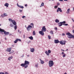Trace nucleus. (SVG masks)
I'll list each match as a JSON object with an SVG mask.
<instances>
[{
  "label": "nucleus",
  "mask_w": 74,
  "mask_h": 74,
  "mask_svg": "<svg viewBox=\"0 0 74 74\" xmlns=\"http://www.w3.org/2000/svg\"><path fill=\"white\" fill-rule=\"evenodd\" d=\"M34 28V24L33 23L30 24V25H29L27 28V31H29L31 29V28Z\"/></svg>",
  "instance_id": "1"
},
{
  "label": "nucleus",
  "mask_w": 74,
  "mask_h": 74,
  "mask_svg": "<svg viewBox=\"0 0 74 74\" xmlns=\"http://www.w3.org/2000/svg\"><path fill=\"white\" fill-rule=\"evenodd\" d=\"M66 35L68 36V37L69 38H74V36L71 34L69 32L67 33L66 34Z\"/></svg>",
  "instance_id": "2"
},
{
  "label": "nucleus",
  "mask_w": 74,
  "mask_h": 74,
  "mask_svg": "<svg viewBox=\"0 0 74 74\" xmlns=\"http://www.w3.org/2000/svg\"><path fill=\"white\" fill-rule=\"evenodd\" d=\"M25 63L21 64V66H26V65H29L30 63L29 62L27 61L26 60H25Z\"/></svg>",
  "instance_id": "3"
},
{
  "label": "nucleus",
  "mask_w": 74,
  "mask_h": 74,
  "mask_svg": "<svg viewBox=\"0 0 74 74\" xmlns=\"http://www.w3.org/2000/svg\"><path fill=\"white\" fill-rule=\"evenodd\" d=\"M49 66V67H51L53 66V65H54V63H53V61L52 60H50L48 63Z\"/></svg>",
  "instance_id": "4"
},
{
  "label": "nucleus",
  "mask_w": 74,
  "mask_h": 74,
  "mask_svg": "<svg viewBox=\"0 0 74 74\" xmlns=\"http://www.w3.org/2000/svg\"><path fill=\"white\" fill-rule=\"evenodd\" d=\"M60 44L61 45H65L66 44V41H65L61 40L60 42Z\"/></svg>",
  "instance_id": "5"
},
{
  "label": "nucleus",
  "mask_w": 74,
  "mask_h": 74,
  "mask_svg": "<svg viewBox=\"0 0 74 74\" xmlns=\"http://www.w3.org/2000/svg\"><path fill=\"white\" fill-rule=\"evenodd\" d=\"M42 31L45 32L47 31V29L45 28V26H44L42 27Z\"/></svg>",
  "instance_id": "6"
},
{
  "label": "nucleus",
  "mask_w": 74,
  "mask_h": 74,
  "mask_svg": "<svg viewBox=\"0 0 74 74\" xmlns=\"http://www.w3.org/2000/svg\"><path fill=\"white\" fill-rule=\"evenodd\" d=\"M60 11V12H62V10L60 8H58V9L57 10V12H59Z\"/></svg>",
  "instance_id": "7"
},
{
  "label": "nucleus",
  "mask_w": 74,
  "mask_h": 74,
  "mask_svg": "<svg viewBox=\"0 0 74 74\" xmlns=\"http://www.w3.org/2000/svg\"><path fill=\"white\" fill-rule=\"evenodd\" d=\"M43 31H42V30L39 31V33L40 34L42 35V36H44V33L43 32Z\"/></svg>",
  "instance_id": "8"
},
{
  "label": "nucleus",
  "mask_w": 74,
  "mask_h": 74,
  "mask_svg": "<svg viewBox=\"0 0 74 74\" xmlns=\"http://www.w3.org/2000/svg\"><path fill=\"white\" fill-rule=\"evenodd\" d=\"M12 49V47H10L9 48H7V49L6 50V52H11V51Z\"/></svg>",
  "instance_id": "9"
},
{
  "label": "nucleus",
  "mask_w": 74,
  "mask_h": 74,
  "mask_svg": "<svg viewBox=\"0 0 74 74\" xmlns=\"http://www.w3.org/2000/svg\"><path fill=\"white\" fill-rule=\"evenodd\" d=\"M17 7H19V8H24V7H23V6H21L20 5H19L18 4V3H17Z\"/></svg>",
  "instance_id": "10"
},
{
  "label": "nucleus",
  "mask_w": 74,
  "mask_h": 74,
  "mask_svg": "<svg viewBox=\"0 0 74 74\" xmlns=\"http://www.w3.org/2000/svg\"><path fill=\"white\" fill-rule=\"evenodd\" d=\"M12 23L14 25H16V22H15V21L14 20H13L12 21Z\"/></svg>",
  "instance_id": "11"
},
{
  "label": "nucleus",
  "mask_w": 74,
  "mask_h": 74,
  "mask_svg": "<svg viewBox=\"0 0 74 74\" xmlns=\"http://www.w3.org/2000/svg\"><path fill=\"white\" fill-rule=\"evenodd\" d=\"M3 33L5 35H8V34H9V33H10V32H7L6 31H4Z\"/></svg>",
  "instance_id": "12"
},
{
  "label": "nucleus",
  "mask_w": 74,
  "mask_h": 74,
  "mask_svg": "<svg viewBox=\"0 0 74 74\" xmlns=\"http://www.w3.org/2000/svg\"><path fill=\"white\" fill-rule=\"evenodd\" d=\"M60 42L58 40H54V42L55 44H58V43H59Z\"/></svg>",
  "instance_id": "13"
},
{
  "label": "nucleus",
  "mask_w": 74,
  "mask_h": 74,
  "mask_svg": "<svg viewBox=\"0 0 74 74\" xmlns=\"http://www.w3.org/2000/svg\"><path fill=\"white\" fill-rule=\"evenodd\" d=\"M12 58H13V56H11L8 58V60L10 61H11V59H12Z\"/></svg>",
  "instance_id": "14"
},
{
  "label": "nucleus",
  "mask_w": 74,
  "mask_h": 74,
  "mask_svg": "<svg viewBox=\"0 0 74 74\" xmlns=\"http://www.w3.org/2000/svg\"><path fill=\"white\" fill-rule=\"evenodd\" d=\"M39 60L40 61L41 64H44V61L42 60L41 59H39Z\"/></svg>",
  "instance_id": "15"
},
{
  "label": "nucleus",
  "mask_w": 74,
  "mask_h": 74,
  "mask_svg": "<svg viewBox=\"0 0 74 74\" xmlns=\"http://www.w3.org/2000/svg\"><path fill=\"white\" fill-rule=\"evenodd\" d=\"M4 5V6H5V7H8V5H9V4L8 3H5V4Z\"/></svg>",
  "instance_id": "16"
},
{
  "label": "nucleus",
  "mask_w": 74,
  "mask_h": 74,
  "mask_svg": "<svg viewBox=\"0 0 74 74\" xmlns=\"http://www.w3.org/2000/svg\"><path fill=\"white\" fill-rule=\"evenodd\" d=\"M30 52H34V49L33 48H30Z\"/></svg>",
  "instance_id": "17"
},
{
  "label": "nucleus",
  "mask_w": 74,
  "mask_h": 74,
  "mask_svg": "<svg viewBox=\"0 0 74 74\" xmlns=\"http://www.w3.org/2000/svg\"><path fill=\"white\" fill-rule=\"evenodd\" d=\"M10 26L11 27H14V25L12 23H10Z\"/></svg>",
  "instance_id": "18"
},
{
  "label": "nucleus",
  "mask_w": 74,
  "mask_h": 74,
  "mask_svg": "<svg viewBox=\"0 0 74 74\" xmlns=\"http://www.w3.org/2000/svg\"><path fill=\"white\" fill-rule=\"evenodd\" d=\"M4 31H5L4 30L0 28V32H4Z\"/></svg>",
  "instance_id": "19"
},
{
  "label": "nucleus",
  "mask_w": 74,
  "mask_h": 74,
  "mask_svg": "<svg viewBox=\"0 0 74 74\" xmlns=\"http://www.w3.org/2000/svg\"><path fill=\"white\" fill-rule=\"evenodd\" d=\"M60 23V22L58 23V26H59V27H60V26H62L63 25V24H61Z\"/></svg>",
  "instance_id": "20"
},
{
  "label": "nucleus",
  "mask_w": 74,
  "mask_h": 74,
  "mask_svg": "<svg viewBox=\"0 0 74 74\" xmlns=\"http://www.w3.org/2000/svg\"><path fill=\"white\" fill-rule=\"evenodd\" d=\"M55 21L56 22V23H59L60 21L59 20H58V19H56L55 20Z\"/></svg>",
  "instance_id": "21"
},
{
  "label": "nucleus",
  "mask_w": 74,
  "mask_h": 74,
  "mask_svg": "<svg viewBox=\"0 0 74 74\" xmlns=\"http://www.w3.org/2000/svg\"><path fill=\"white\" fill-rule=\"evenodd\" d=\"M70 8L68 9L67 10V12H66V13L67 14H69V13L70 12Z\"/></svg>",
  "instance_id": "22"
},
{
  "label": "nucleus",
  "mask_w": 74,
  "mask_h": 74,
  "mask_svg": "<svg viewBox=\"0 0 74 74\" xmlns=\"http://www.w3.org/2000/svg\"><path fill=\"white\" fill-rule=\"evenodd\" d=\"M43 5H44V3L42 2V3L40 6V7H43Z\"/></svg>",
  "instance_id": "23"
},
{
  "label": "nucleus",
  "mask_w": 74,
  "mask_h": 74,
  "mask_svg": "<svg viewBox=\"0 0 74 74\" xmlns=\"http://www.w3.org/2000/svg\"><path fill=\"white\" fill-rule=\"evenodd\" d=\"M66 23V22L65 21H63V22H60V23L62 24H63L64 23Z\"/></svg>",
  "instance_id": "24"
},
{
  "label": "nucleus",
  "mask_w": 74,
  "mask_h": 74,
  "mask_svg": "<svg viewBox=\"0 0 74 74\" xmlns=\"http://www.w3.org/2000/svg\"><path fill=\"white\" fill-rule=\"evenodd\" d=\"M38 64H35V67H36V68H37L38 67Z\"/></svg>",
  "instance_id": "25"
},
{
  "label": "nucleus",
  "mask_w": 74,
  "mask_h": 74,
  "mask_svg": "<svg viewBox=\"0 0 74 74\" xmlns=\"http://www.w3.org/2000/svg\"><path fill=\"white\" fill-rule=\"evenodd\" d=\"M29 39H30V40H33V38L32 36L29 37Z\"/></svg>",
  "instance_id": "26"
},
{
  "label": "nucleus",
  "mask_w": 74,
  "mask_h": 74,
  "mask_svg": "<svg viewBox=\"0 0 74 74\" xmlns=\"http://www.w3.org/2000/svg\"><path fill=\"white\" fill-rule=\"evenodd\" d=\"M28 65H25L24 66H22V67H24V68L25 69H26V68H27V67H28Z\"/></svg>",
  "instance_id": "27"
},
{
  "label": "nucleus",
  "mask_w": 74,
  "mask_h": 74,
  "mask_svg": "<svg viewBox=\"0 0 74 74\" xmlns=\"http://www.w3.org/2000/svg\"><path fill=\"white\" fill-rule=\"evenodd\" d=\"M35 32V31H33V36H35V35H36V32Z\"/></svg>",
  "instance_id": "28"
},
{
  "label": "nucleus",
  "mask_w": 74,
  "mask_h": 74,
  "mask_svg": "<svg viewBox=\"0 0 74 74\" xmlns=\"http://www.w3.org/2000/svg\"><path fill=\"white\" fill-rule=\"evenodd\" d=\"M18 42V40H17V39L14 41V44H16Z\"/></svg>",
  "instance_id": "29"
},
{
  "label": "nucleus",
  "mask_w": 74,
  "mask_h": 74,
  "mask_svg": "<svg viewBox=\"0 0 74 74\" xmlns=\"http://www.w3.org/2000/svg\"><path fill=\"white\" fill-rule=\"evenodd\" d=\"M45 53L46 54V55H49V54L48 52V51H45Z\"/></svg>",
  "instance_id": "30"
},
{
  "label": "nucleus",
  "mask_w": 74,
  "mask_h": 74,
  "mask_svg": "<svg viewBox=\"0 0 74 74\" xmlns=\"http://www.w3.org/2000/svg\"><path fill=\"white\" fill-rule=\"evenodd\" d=\"M50 33L51 34H53V31L52 30H51L50 32Z\"/></svg>",
  "instance_id": "31"
},
{
  "label": "nucleus",
  "mask_w": 74,
  "mask_h": 74,
  "mask_svg": "<svg viewBox=\"0 0 74 74\" xmlns=\"http://www.w3.org/2000/svg\"><path fill=\"white\" fill-rule=\"evenodd\" d=\"M3 16H7V13H4L3 14Z\"/></svg>",
  "instance_id": "32"
},
{
  "label": "nucleus",
  "mask_w": 74,
  "mask_h": 74,
  "mask_svg": "<svg viewBox=\"0 0 74 74\" xmlns=\"http://www.w3.org/2000/svg\"><path fill=\"white\" fill-rule=\"evenodd\" d=\"M63 25L64 26H68V24H63Z\"/></svg>",
  "instance_id": "33"
},
{
  "label": "nucleus",
  "mask_w": 74,
  "mask_h": 74,
  "mask_svg": "<svg viewBox=\"0 0 74 74\" xmlns=\"http://www.w3.org/2000/svg\"><path fill=\"white\" fill-rule=\"evenodd\" d=\"M48 38L49 40H50V39H51V36H50V35H48Z\"/></svg>",
  "instance_id": "34"
},
{
  "label": "nucleus",
  "mask_w": 74,
  "mask_h": 74,
  "mask_svg": "<svg viewBox=\"0 0 74 74\" xmlns=\"http://www.w3.org/2000/svg\"><path fill=\"white\" fill-rule=\"evenodd\" d=\"M14 28L15 30H16V29H17V26H16V25H15L14 26Z\"/></svg>",
  "instance_id": "35"
},
{
  "label": "nucleus",
  "mask_w": 74,
  "mask_h": 74,
  "mask_svg": "<svg viewBox=\"0 0 74 74\" xmlns=\"http://www.w3.org/2000/svg\"><path fill=\"white\" fill-rule=\"evenodd\" d=\"M9 21L11 22H12V21L13 20H12V19L11 18H9Z\"/></svg>",
  "instance_id": "36"
},
{
  "label": "nucleus",
  "mask_w": 74,
  "mask_h": 74,
  "mask_svg": "<svg viewBox=\"0 0 74 74\" xmlns=\"http://www.w3.org/2000/svg\"><path fill=\"white\" fill-rule=\"evenodd\" d=\"M51 50H48V53L49 54V53H51Z\"/></svg>",
  "instance_id": "37"
},
{
  "label": "nucleus",
  "mask_w": 74,
  "mask_h": 74,
  "mask_svg": "<svg viewBox=\"0 0 74 74\" xmlns=\"http://www.w3.org/2000/svg\"><path fill=\"white\" fill-rule=\"evenodd\" d=\"M17 40L18 41H21V40L19 39H17Z\"/></svg>",
  "instance_id": "38"
},
{
  "label": "nucleus",
  "mask_w": 74,
  "mask_h": 74,
  "mask_svg": "<svg viewBox=\"0 0 74 74\" xmlns=\"http://www.w3.org/2000/svg\"><path fill=\"white\" fill-rule=\"evenodd\" d=\"M62 56L63 58H64V57H65L66 54H63V55H62Z\"/></svg>",
  "instance_id": "39"
},
{
  "label": "nucleus",
  "mask_w": 74,
  "mask_h": 74,
  "mask_svg": "<svg viewBox=\"0 0 74 74\" xmlns=\"http://www.w3.org/2000/svg\"><path fill=\"white\" fill-rule=\"evenodd\" d=\"M26 18V16H22V18Z\"/></svg>",
  "instance_id": "40"
},
{
  "label": "nucleus",
  "mask_w": 74,
  "mask_h": 74,
  "mask_svg": "<svg viewBox=\"0 0 74 74\" xmlns=\"http://www.w3.org/2000/svg\"><path fill=\"white\" fill-rule=\"evenodd\" d=\"M58 6H54V8H58Z\"/></svg>",
  "instance_id": "41"
},
{
  "label": "nucleus",
  "mask_w": 74,
  "mask_h": 74,
  "mask_svg": "<svg viewBox=\"0 0 74 74\" xmlns=\"http://www.w3.org/2000/svg\"><path fill=\"white\" fill-rule=\"evenodd\" d=\"M62 55H64V54H65L63 52H62V53H61Z\"/></svg>",
  "instance_id": "42"
},
{
  "label": "nucleus",
  "mask_w": 74,
  "mask_h": 74,
  "mask_svg": "<svg viewBox=\"0 0 74 74\" xmlns=\"http://www.w3.org/2000/svg\"><path fill=\"white\" fill-rule=\"evenodd\" d=\"M19 11L20 12L22 13V10H20Z\"/></svg>",
  "instance_id": "43"
},
{
  "label": "nucleus",
  "mask_w": 74,
  "mask_h": 74,
  "mask_svg": "<svg viewBox=\"0 0 74 74\" xmlns=\"http://www.w3.org/2000/svg\"><path fill=\"white\" fill-rule=\"evenodd\" d=\"M57 5H60V3H59V2L57 3Z\"/></svg>",
  "instance_id": "44"
},
{
  "label": "nucleus",
  "mask_w": 74,
  "mask_h": 74,
  "mask_svg": "<svg viewBox=\"0 0 74 74\" xmlns=\"http://www.w3.org/2000/svg\"><path fill=\"white\" fill-rule=\"evenodd\" d=\"M9 73H8L7 72H5V73H4V74H9Z\"/></svg>",
  "instance_id": "45"
},
{
  "label": "nucleus",
  "mask_w": 74,
  "mask_h": 74,
  "mask_svg": "<svg viewBox=\"0 0 74 74\" xmlns=\"http://www.w3.org/2000/svg\"><path fill=\"white\" fill-rule=\"evenodd\" d=\"M14 50H12V51L11 52V53H14Z\"/></svg>",
  "instance_id": "46"
},
{
  "label": "nucleus",
  "mask_w": 74,
  "mask_h": 74,
  "mask_svg": "<svg viewBox=\"0 0 74 74\" xmlns=\"http://www.w3.org/2000/svg\"><path fill=\"white\" fill-rule=\"evenodd\" d=\"M0 74H4V73L3 72H0Z\"/></svg>",
  "instance_id": "47"
},
{
  "label": "nucleus",
  "mask_w": 74,
  "mask_h": 74,
  "mask_svg": "<svg viewBox=\"0 0 74 74\" xmlns=\"http://www.w3.org/2000/svg\"><path fill=\"white\" fill-rule=\"evenodd\" d=\"M55 30H58V28L57 27H55Z\"/></svg>",
  "instance_id": "48"
},
{
  "label": "nucleus",
  "mask_w": 74,
  "mask_h": 74,
  "mask_svg": "<svg viewBox=\"0 0 74 74\" xmlns=\"http://www.w3.org/2000/svg\"><path fill=\"white\" fill-rule=\"evenodd\" d=\"M62 36H65V34L64 33H62Z\"/></svg>",
  "instance_id": "49"
},
{
  "label": "nucleus",
  "mask_w": 74,
  "mask_h": 74,
  "mask_svg": "<svg viewBox=\"0 0 74 74\" xmlns=\"http://www.w3.org/2000/svg\"><path fill=\"white\" fill-rule=\"evenodd\" d=\"M1 17H2V18L4 17V15H1Z\"/></svg>",
  "instance_id": "50"
},
{
  "label": "nucleus",
  "mask_w": 74,
  "mask_h": 74,
  "mask_svg": "<svg viewBox=\"0 0 74 74\" xmlns=\"http://www.w3.org/2000/svg\"><path fill=\"white\" fill-rule=\"evenodd\" d=\"M12 47H14V45H12Z\"/></svg>",
  "instance_id": "51"
},
{
  "label": "nucleus",
  "mask_w": 74,
  "mask_h": 74,
  "mask_svg": "<svg viewBox=\"0 0 74 74\" xmlns=\"http://www.w3.org/2000/svg\"><path fill=\"white\" fill-rule=\"evenodd\" d=\"M25 7H27V4H26L25 5Z\"/></svg>",
  "instance_id": "52"
},
{
  "label": "nucleus",
  "mask_w": 74,
  "mask_h": 74,
  "mask_svg": "<svg viewBox=\"0 0 74 74\" xmlns=\"http://www.w3.org/2000/svg\"><path fill=\"white\" fill-rule=\"evenodd\" d=\"M72 20L73 21V22H74V20L73 19V18H72Z\"/></svg>",
  "instance_id": "53"
},
{
  "label": "nucleus",
  "mask_w": 74,
  "mask_h": 74,
  "mask_svg": "<svg viewBox=\"0 0 74 74\" xmlns=\"http://www.w3.org/2000/svg\"><path fill=\"white\" fill-rule=\"evenodd\" d=\"M9 36H11L12 35V34H9Z\"/></svg>",
  "instance_id": "54"
},
{
  "label": "nucleus",
  "mask_w": 74,
  "mask_h": 74,
  "mask_svg": "<svg viewBox=\"0 0 74 74\" xmlns=\"http://www.w3.org/2000/svg\"><path fill=\"white\" fill-rule=\"evenodd\" d=\"M59 1H63V0H59Z\"/></svg>",
  "instance_id": "55"
},
{
  "label": "nucleus",
  "mask_w": 74,
  "mask_h": 74,
  "mask_svg": "<svg viewBox=\"0 0 74 74\" xmlns=\"http://www.w3.org/2000/svg\"><path fill=\"white\" fill-rule=\"evenodd\" d=\"M30 41H29V42H27L28 44H29V43H30Z\"/></svg>",
  "instance_id": "56"
},
{
  "label": "nucleus",
  "mask_w": 74,
  "mask_h": 74,
  "mask_svg": "<svg viewBox=\"0 0 74 74\" xmlns=\"http://www.w3.org/2000/svg\"><path fill=\"white\" fill-rule=\"evenodd\" d=\"M5 40H7V38H5Z\"/></svg>",
  "instance_id": "57"
},
{
  "label": "nucleus",
  "mask_w": 74,
  "mask_h": 74,
  "mask_svg": "<svg viewBox=\"0 0 74 74\" xmlns=\"http://www.w3.org/2000/svg\"><path fill=\"white\" fill-rule=\"evenodd\" d=\"M61 50L62 51H64V50L61 49Z\"/></svg>",
  "instance_id": "58"
},
{
  "label": "nucleus",
  "mask_w": 74,
  "mask_h": 74,
  "mask_svg": "<svg viewBox=\"0 0 74 74\" xmlns=\"http://www.w3.org/2000/svg\"><path fill=\"white\" fill-rule=\"evenodd\" d=\"M23 36H24V38H25V35H24Z\"/></svg>",
  "instance_id": "59"
},
{
  "label": "nucleus",
  "mask_w": 74,
  "mask_h": 74,
  "mask_svg": "<svg viewBox=\"0 0 74 74\" xmlns=\"http://www.w3.org/2000/svg\"><path fill=\"white\" fill-rule=\"evenodd\" d=\"M29 55H27V57H29Z\"/></svg>",
  "instance_id": "60"
},
{
  "label": "nucleus",
  "mask_w": 74,
  "mask_h": 74,
  "mask_svg": "<svg viewBox=\"0 0 74 74\" xmlns=\"http://www.w3.org/2000/svg\"><path fill=\"white\" fill-rule=\"evenodd\" d=\"M19 33H22V32L20 31V32H19Z\"/></svg>",
  "instance_id": "61"
},
{
  "label": "nucleus",
  "mask_w": 74,
  "mask_h": 74,
  "mask_svg": "<svg viewBox=\"0 0 74 74\" xmlns=\"http://www.w3.org/2000/svg\"><path fill=\"white\" fill-rule=\"evenodd\" d=\"M20 32V30H18V32Z\"/></svg>",
  "instance_id": "62"
},
{
  "label": "nucleus",
  "mask_w": 74,
  "mask_h": 74,
  "mask_svg": "<svg viewBox=\"0 0 74 74\" xmlns=\"http://www.w3.org/2000/svg\"><path fill=\"white\" fill-rule=\"evenodd\" d=\"M73 32L74 33V30H73Z\"/></svg>",
  "instance_id": "63"
},
{
  "label": "nucleus",
  "mask_w": 74,
  "mask_h": 74,
  "mask_svg": "<svg viewBox=\"0 0 74 74\" xmlns=\"http://www.w3.org/2000/svg\"><path fill=\"white\" fill-rule=\"evenodd\" d=\"M73 8V11H74V7Z\"/></svg>",
  "instance_id": "64"
}]
</instances>
